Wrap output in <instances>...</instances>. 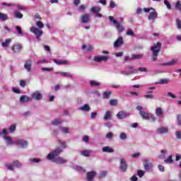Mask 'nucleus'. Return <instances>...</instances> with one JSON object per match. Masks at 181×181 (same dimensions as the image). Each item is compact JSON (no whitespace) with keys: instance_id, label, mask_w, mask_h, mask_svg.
Wrapping results in <instances>:
<instances>
[{"instance_id":"obj_1","label":"nucleus","mask_w":181,"mask_h":181,"mask_svg":"<svg viewBox=\"0 0 181 181\" xmlns=\"http://www.w3.org/2000/svg\"><path fill=\"white\" fill-rule=\"evenodd\" d=\"M160 47H162V43L160 42L154 44L153 46L151 47V50L153 52V54L151 57L153 62H156L158 60V56L159 54V52H160Z\"/></svg>"},{"instance_id":"obj_2","label":"nucleus","mask_w":181,"mask_h":181,"mask_svg":"<svg viewBox=\"0 0 181 181\" xmlns=\"http://www.w3.org/2000/svg\"><path fill=\"white\" fill-rule=\"evenodd\" d=\"M144 11L146 13H148V12H150L148 16V20L151 21V22H155L156 19H158V12H156V10L155 8L151 7V8H144Z\"/></svg>"},{"instance_id":"obj_3","label":"nucleus","mask_w":181,"mask_h":181,"mask_svg":"<svg viewBox=\"0 0 181 181\" xmlns=\"http://www.w3.org/2000/svg\"><path fill=\"white\" fill-rule=\"evenodd\" d=\"M62 152L63 148L62 147H57L52 152L49 153L47 156V159H48V160H52V159L59 157L60 153H62Z\"/></svg>"},{"instance_id":"obj_4","label":"nucleus","mask_w":181,"mask_h":181,"mask_svg":"<svg viewBox=\"0 0 181 181\" xmlns=\"http://www.w3.org/2000/svg\"><path fill=\"white\" fill-rule=\"evenodd\" d=\"M109 20L110 22H112L113 25H115L118 32H120V33L124 32V26H122V25H121L118 21H115L113 16H110Z\"/></svg>"},{"instance_id":"obj_5","label":"nucleus","mask_w":181,"mask_h":181,"mask_svg":"<svg viewBox=\"0 0 181 181\" xmlns=\"http://www.w3.org/2000/svg\"><path fill=\"white\" fill-rule=\"evenodd\" d=\"M136 110L139 111V115L143 118V119H149V117L151 115V113L146 112L145 111H142L144 110V107L142 106H137L136 107Z\"/></svg>"},{"instance_id":"obj_6","label":"nucleus","mask_w":181,"mask_h":181,"mask_svg":"<svg viewBox=\"0 0 181 181\" xmlns=\"http://www.w3.org/2000/svg\"><path fill=\"white\" fill-rule=\"evenodd\" d=\"M14 144L16 145V146H19V148H22L23 149L28 148V141L22 139H16Z\"/></svg>"},{"instance_id":"obj_7","label":"nucleus","mask_w":181,"mask_h":181,"mask_svg":"<svg viewBox=\"0 0 181 181\" xmlns=\"http://www.w3.org/2000/svg\"><path fill=\"white\" fill-rule=\"evenodd\" d=\"M30 32H32V33H34V35H35V37L36 39H40V36H42V35H43V30H42V29H39L36 27H31L30 29Z\"/></svg>"},{"instance_id":"obj_8","label":"nucleus","mask_w":181,"mask_h":181,"mask_svg":"<svg viewBox=\"0 0 181 181\" xmlns=\"http://www.w3.org/2000/svg\"><path fill=\"white\" fill-rule=\"evenodd\" d=\"M90 12L94 13L95 18H103V14L100 13L101 12V7L94 6L90 8Z\"/></svg>"},{"instance_id":"obj_9","label":"nucleus","mask_w":181,"mask_h":181,"mask_svg":"<svg viewBox=\"0 0 181 181\" xmlns=\"http://www.w3.org/2000/svg\"><path fill=\"white\" fill-rule=\"evenodd\" d=\"M31 97L35 101H40L43 98V95L40 93V90H35L31 94Z\"/></svg>"},{"instance_id":"obj_10","label":"nucleus","mask_w":181,"mask_h":181,"mask_svg":"<svg viewBox=\"0 0 181 181\" xmlns=\"http://www.w3.org/2000/svg\"><path fill=\"white\" fill-rule=\"evenodd\" d=\"M119 170L121 172L125 173L127 172V169H128V164L127 161L124 158H120L119 160Z\"/></svg>"},{"instance_id":"obj_11","label":"nucleus","mask_w":181,"mask_h":181,"mask_svg":"<svg viewBox=\"0 0 181 181\" xmlns=\"http://www.w3.org/2000/svg\"><path fill=\"white\" fill-rule=\"evenodd\" d=\"M54 163H57L58 165H63L64 163H67L68 160L66 158H63L61 156L55 157V158H52V160H49Z\"/></svg>"},{"instance_id":"obj_12","label":"nucleus","mask_w":181,"mask_h":181,"mask_svg":"<svg viewBox=\"0 0 181 181\" xmlns=\"http://www.w3.org/2000/svg\"><path fill=\"white\" fill-rule=\"evenodd\" d=\"M108 59H110V57L108 56L98 55V56L94 57L93 62H95L96 63H100L101 62H107Z\"/></svg>"},{"instance_id":"obj_13","label":"nucleus","mask_w":181,"mask_h":181,"mask_svg":"<svg viewBox=\"0 0 181 181\" xmlns=\"http://www.w3.org/2000/svg\"><path fill=\"white\" fill-rule=\"evenodd\" d=\"M32 64H33L32 59H28L27 61L25 62L24 69H26V71H28V73H30V71H32Z\"/></svg>"},{"instance_id":"obj_14","label":"nucleus","mask_w":181,"mask_h":181,"mask_svg":"<svg viewBox=\"0 0 181 181\" xmlns=\"http://www.w3.org/2000/svg\"><path fill=\"white\" fill-rule=\"evenodd\" d=\"M130 114L129 112H127L124 110L119 111L117 114V117L119 119H124V118H127V117H129Z\"/></svg>"},{"instance_id":"obj_15","label":"nucleus","mask_w":181,"mask_h":181,"mask_svg":"<svg viewBox=\"0 0 181 181\" xmlns=\"http://www.w3.org/2000/svg\"><path fill=\"white\" fill-rule=\"evenodd\" d=\"M53 62L58 66H62V64H63L64 66H69L70 64V62H69L67 60H60V59H54Z\"/></svg>"},{"instance_id":"obj_16","label":"nucleus","mask_w":181,"mask_h":181,"mask_svg":"<svg viewBox=\"0 0 181 181\" xmlns=\"http://www.w3.org/2000/svg\"><path fill=\"white\" fill-rule=\"evenodd\" d=\"M156 131L157 134H160V135H163L169 132V128H168L167 127H160L158 128Z\"/></svg>"},{"instance_id":"obj_17","label":"nucleus","mask_w":181,"mask_h":181,"mask_svg":"<svg viewBox=\"0 0 181 181\" xmlns=\"http://www.w3.org/2000/svg\"><path fill=\"white\" fill-rule=\"evenodd\" d=\"M124 45V38L122 37H119L115 42L113 46L115 48L119 47Z\"/></svg>"},{"instance_id":"obj_18","label":"nucleus","mask_w":181,"mask_h":181,"mask_svg":"<svg viewBox=\"0 0 181 181\" xmlns=\"http://www.w3.org/2000/svg\"><path fill=\"white\" fill-rule=\"evenodd\" d=\"M29 101H32V98L26 95H21L20 98V103L21 104H25L26 103H29Z\"/></svg>"},{"instance_id":"obj_19","label":"nucleus","mask_w":181,"mask_h":181,"mask_svg":"<svg viewBox=\"0 0 181 181\" xmlns=\"http://www.w3.org/2000/svg\"><path fill=\"white\" fill-rule=\"evenodd\" d=\"M4 139L7 146H12V145H15V141H13V140H12V138H11L8 136H4Z\"/></svg>"},{"instance_id":"obj_20","label":"nucleus","mask_w":181,"mask_h":181,"mask_svg":"<svg viewBox=\"0 0 181 181\" xmlns=\"http://www.w3.org/2000/svg\"><path fill=\"white\" fill-rule=\"evenodd\" d=\"M81 23H88L90 22V14L85 13L81 16Z\"/></svg>"},{"instance_id":"obj_21","label":"nucleus","mask_w":181,"mask_h":181,"mask_svg":"<svg viewBox=\"0 0 181 181\" xmlns=\"http://www.w3.org/2000/svg\"><path fill=\"white\" fill-rule=\"evenodd\" d=\"M22 49H23L22 44L14 45L12 47V50L13 52H14V53H20Z\"/></svg>"},{"instance_id":"obj_22","label":"nucleus","mask_w":181,"mask_h":181,"mask_svg":"<svg viewBox=\"0 0 181 181\" xmlns=\"http://www.w3.org/2000/svg\"><path fill=\"white\" fill-rule=\"evenodd\" d=\"M138 73V70L134 69L130 71H120V74H123L124 76H131V74H136Z\"/></svg>"},{"instance_id":"obj_23","label":"nucleus","mask_w":181,"mask_h":181,"mask_svg":"<svg viewBox=\"0 0 181 181\" xmlns=\"http://www.w3.org/2000/svg\"><path fill=\"white\" fill-rule=\"evenodd\" d=\"M81 111H84L85 112H88L91 110V107H90V105L85 104L83 106L80 107Z\"/></svg>"},{"instance_id":"obj_24","label":"nucleus","mask_w":181,"mask_h":181,"mask_svg":"<svg viewBox=\"0 0 181 181\" xmlns=\"http://www.w3.org/2000/svg\"><path fill=\"white\" fill-rule=\"evenodd\" d=\"M89 84L92 87H100V86H101V83L98 82L97 81H94V80L90 81Z\"/></svg>"},{"instance_id":"obj_25","label":"nucleus","mask_w":181,"mask_h":181,"mask_svg":"<svg viewBox=\"0 0 181 181\" xmlns=\"http://www.w3.org/2000/svg\"><path fill=\"white\" fill-rule=\"evenodd\" d=\"M144 166L145 170H146L147 172H149V170L152 169V164L151 163H148V161H145V163H144Z\"/></svg>"},{"instance_id":"obj_26","label":"nucleus","mask_w":181,"mask_h":181,"mask_svg":"<svg viewBox=\"0 0 181 181\" xmlns=\"http://www.w3.org/2000/svg\"><path fill=\"white\" fill-rule=\"evenodd\" d=\"M112 117V115L111 112L106 111L103 118H104L105 121H108V119H111Z\"/></svg>"},{"instance_id":"obj_27","label":"nucleus","mask_w":181,"mask_h":181,"mask_svg":"<svg viewBox=\"0 0 181 181\" xmlns=\"http://www.w3.org/2000/svg\"><path fill=\"white\" fill-rule=\"evenodd\" d=\"M156 115L157 117H161L163 115V110H162V107H156Z\"/></svg>"},{"instance_id":"obj_28","label":"nucleus","mask_w":181,"mask_h":181,"mask_svg":"<svg viewBox=\"0 0 181 181\" xmlns=\"http://www.w3.org/2000/svg\"><path fill=\"white\" fill-rule=\"evenodd\" d=\"M103 152H107V153H112L114 149L111 148L110 146H105L102 148Z\"/></svg>"},{"instance_id":"obj_29","label":"nucleus","mask_w":181,"mask_h":181,"mask_svg":"<svg viewBox=\"0 0 181 181\" xmlns=\"http://www.w3.org/2000/svg\"><path fill=\"white\" fill-rule=\"evenodd\" d=\"M132 57L133 60H141V59H143L144 55L142 54H132Z\"/></svg>"},{"instance_id":"obj_30","label":"nucleus","mask_w":181,"mask_h":181,"mask_svg":"<svg viewBox=\"0 0 181 181\" xmlns=\"http://www.w3.org/2000/svg\"><path fill=\"white\" fill-rule=\"evenodd\" d=\"M11 42H12V39H11V38L6 39L5 40V42H3L1 43L2 47H8V46H9V44L11 43Z\"/></svg>"},{"instance_id":"obj_31","label":"nucleus","mask_w":181,"mask_h":181,"mask_svg":"<svg viewBox=\"0 0 181 181\" xmlns=\"http://www.w3.org/2000/svg\"><path fill=\"white\" fill-rule=\"evenodd\" d=\"M14 17L16 19H22V18H23V14H22L21 12H19L18 11H14Z\"/></svg>"},{"instance_id":"obj_32","label":"nucleus","mask_w":181,"mask_h":181,"mask_svg":"<svg viewBox=\"0 0 181 181\" xmlns=\"http://www.w3.org/2000/svg\"><path fill=\"white\" fill-rule=\"evenodd\" d=\"M82 49L83 50H86V52H90V50H93L94 48L91 45L87 46L86 45H83Z\"/></svg>"},{"instance_id":"obj_33","label":"nucleus","mask_w":181,"mask_h":181,"mask_svg":"<svg viewBox=\"0 0 181 181\" xmlns=\"http://www.w3.org/2000/svg\"><path fill=\"white\" fill-rule=\"evenodd\" d=\"M63 122V120H62V119H55L52 121V125H60V124H62Z\"/></svg>"},{"instance_id":"obj_34","label":"nucleus","mask_w":181,"mask_h":181,"mask_svg":"<svg viewBox=\"0 0 181 181\" xmlns=\"http://www.w3.org/2000/svg\"><path fill=\"white\" fill-rule=\"evenodd\" d=\"M57 143L59 144V145H61L62 148H63L64 149H66V148H67V145H66V141L58 139Z\"/></svg>"},{"instance_id":"obj_35","label":"nucleus","mask_w":181,"mask_h":181,"mask_svg":"<svg viewBox=\"0 0 181 181\" xmlns=\"http://www.w3.org/2000/svg\"><path fill=\"white\" fill-rule=\"evenodd\" d=\"M110 105H112V107H115L118 105V100L117 99H112L109 102Z\"/></svg>"},{"instance_id":"obj_36","label":"nucleus","mask_w":181,"mask_h":181,"mask_svg":"<svg viewBox=\"0 0 181 181\" xmlns=\"http://www.w3.org/2000/svg\"><path fill=\"white\" fill-rule=\"evenodd\" d=\"M169 83V79L163 78L160 79L158 82H156V84H168Z\"/></svg>"},{"instance_id":"obj_37","label":"nucleus","mask_w":181,"mask_h":181,"mask_svg":"<svg viewBox=\"0 0 181 181\" xmlns=\"http://www.w3.org/2000/svg\"><path fill=\"white\" fill-rule=\"evenodd\" d=\"M13 166H14V168H22V163H20L19 160H13Z\"/></svg>"},{"instance_id":"obj_38","label":"nucleus","mask_w":181,"mask_h":181,"mask_svg":"<svg viewBox=\"0 0 181 181\" xmlns=\"http://www.w3.org/2000/svg\"><path fill=\"white\" fill-rule=\"evenodd\" d=\"M74 169H75L77 172H82L83 173H86V170L81 166L76 165L74 167Z\"/></svg>"},{"instance_id":"obj_39","label":"nucleus","mask_w":181,"mask_h":181,"mask_svg":"<svg viewBox=\"0 0 181 181\" xmlns=\"http://www.w3.org/2000/svg\"><path fill=\"white\" fill-rule=\"evenodd\" d=\"M172 158H173V156L170 155L167 159L164 160L165 163H168V164L173 163V159Z\"/></svg>"},{"instance_id":"obj_40","label":"nucleus","mask_w":181,"mask_h":181,"mask_svg":"<svg viewBox=\"0 0 181 181\" xmlns=\"http://www.w3.org/2000/svg\"><path fill=\"white\" fill-rule=\"evenodd\" d=\"M119 139L122 141H126V139H128V136L125 133L122 132L119 134Z\"/></svg>"},{"instance_id":"obj_41","label":"nucleus","mask_w":181,"mask_h":181,"mask_svg":"<svg viewBox=\"0 0 181 181\" xmlns=\"http://www.w3.org/2000/svg\"><path fill=\"white\" fill-rule=\"evenodd\" d=\"M60 76H62L63 77H69V78H73V75L70 74V73L69 72L60 73Z\"/></svg>"},{"instance_id":"obj_42","label":"nucleus","mask_w":181,"mask_h":181,"mask_svg":"<svg viewBox=\"0 0 181 181\" xmlns=\"http://www.w3.org/2000/svg\"><path fill=\"white\" fill-rule=\"evenodd\" d=\"M15 6H16L18 11H26V9H28L25 6H22L21 4H15Z\"/></svg>"},{"instance_id":"obj_43","label":"nucleus","mask_w":181,"mask_h":181,"mask_svg":"<svg viewBox=\"0 0 181 181\" xmlns=\"http://www.w3.org/2000/svg\"><path fill=\"white\" fill-rule=\"evenodd\" d=\"M0 19L1 21H8V15L4 13H0Z\"/></svg>"},{"instance_id":"obj_44","label":"nucleus","mask_w":181,"mask_h":181,"mask_svg":"<svg viewBox=\"0 0 181 181\" xmlns=\"http://www.w3.org/2000/svg\"><path fill=\"white\" fill-rule=\"evenodd\" d=\"M164 4L167 7V9L170 10L172 9V4H170V2L168 0H164Z\"/></svg>"},{"instance_id":"obj_45","label":"nucleus","mask_w":181,"mask_h":181,"mask_svg":"<svg viewBox=\"0 0 181 181\" xmlns=\"http://www.w3.org/2000/svg\"><path fill=\"white\" fill-rule=\"evenodd\" d=\"M111 91H105L103 93V98L108 99L110 98V95H111Z\"/></svg>"},{"instance_id":"obj_46","label":"nucleus","mask_w":181,"mask_h":181,"mask_svg":"<svg viewBox=\"0 0 181 181\" xmlns=\"http://www.w3.org/2000/svg\"><path fill=\"white\" fill-rule=\"evenodd\" d=\"M9 132H15L16 131V124H12L8 128Z\"/></svg>"},{"instance_id":"obj_47","label":"nucleus","mask_w":181,"mask_h":181,"mask_svg":"<svg viewBox=\"0 0 181 181\" xmlns=\"http://www.w3.org/2000/svg\"><path fill=\"white\" fill-rule=\"evenodd\" d=\"M81 155L83 156L88 157L90 156V151L88 150H84L81 152Z\"/></svg>"},{"instance_id":"obj_48","label":"nucleus","mask_w":181,"mask_h":181,"mask_svg":"<svg viewBox=\"0 0 181 181\" xmlns=\"http://www.w3.org/2000/svg\"><path fill=\"white\" fill-rule=\"evenodd\" d=\"M16 30H17L19 36H23V32L22 31V28L21 27L16 26Z\"/></svg>"},{"instance_id":"obj_49","label":"nucleus","mask_w":181,"mask_h":181,"mask_svg":"<svg viewBox=\"0 0 181 181\" xmlns=\"http://www.w3.org/2000/svg\"><path fill=\"white\" fill-rule=\"evenodd\" d=\"M61 132L62 134H70V130H69V128L67 127H62Z\"/></svg>"},{"instance_id":"obj_50","label":"nucleus","mask_w":181,"mask_h":181,"mask_svg":"<svg viewBox=\"0 0 181 181\" xmlns=\"http://www.w3.org/2000/svg\"><path fill=\"white\" fill-rule=\"evenodd\" d=\"M5 167L8 169V170H15V167L13 166V164H5Z\"/></svg>"},{"instance_id":"obj_51","label":"nucleus","mask_w":181,"mask_h":181,"mask_svg":"<svg viewBox=\"0 0 181 181\" xmlns=\"http://www.w3.org/2000/svg\"><path fill=\"white\" fill-rule=\"evenodd\" d=\"M36 25L37 26V28H39L40 29H43L45 28V25L43 24V23L42 21H37L36 23Z\"/></svg>"},{"instance_id":"obj_52","label":"nucleus","mask_w":181,"mask_h":181,"mask_svg":"<svg viewBox=\"0 0 181 181\" xmlns=\"http://www.w3.org/2000/svg\"><path fill=\"white\" fill-rule=\"evenodd\" d=\"M175 8L177 9V11H179V12L181 13V3L180 1H177L175 3Z\"/></svg>"},{"instance_id":"obj_53","label":"nucleus","mask_w":181,"mask_h":181,"mask_svg":"<svg viewBox=\"0 0 181 181\" xmlns=\"http://www.w3.org/2000/svg\"><path fill=\"white\" fill-rule=\"evenodd\" d=\"M87 8V6L84 4L81 5L78 8V11H81L82 12H84L86 11V9Z\"/></svg>"},{"instance_id":"obj_54","label":"nucleus","mask_w":181,"mask_h":181,"mask_svg":"<svg viewBox=\"0 0 181 181\" xmlns=\"http://www.w3.org/2000/svg\"><path fill=\"white\" fill-rule=\"evenodd\" d=\"M136 70H137V73H138V71H141L144 73H147V71H148V69H146L145 67H139Z\"/></svg>"},{"instance_id":"obj_55","label":"nucleus","mask_w":181,"mask_h":181,"mask_svg":"<svg viewBox=\"0 0 181 181\" xmlns=\"http://www.w3.org/2000/svg\"><path fill=\"white\" fill-rule=\"evenodd\" d=\"M126 34L127 35V36H135V33H134V31L132 29L128 30Z\"/></svg>"},{"instance_id":"obj_56","label":"nucleus","mask_w":181,"mask_h":181,"mask_svg":"<svg viewBox=\"0 0 181 181\" xmlns=\"http://www.w3.org/2000/svg\"><path fill=\"white\" fill-rule=\"evenodd\" d=\"M107 139H111L114 137V134L112 132H108L105 136Z\"/></svg>"},{"instance_id":"obj_57","label":"nucleus","mask_w":181,"mask_h":181,"mask_svg":"<svg viewBox=\"0 0 181 181\" xmlns=\"http://www.w3.org/2000/svg\"><path fill=\"white\" fill-rule=\"evenodd\" d=\"M29 162H33V163H39L40 162V159L39 158H30Z\"/></svg>"},{"instance_id":"obj_58","label":"nucleus","mask_w":181,"mask_h":181,"mask_svg":"<svg viewBox=\"0 0 181 181\" xmlns=\"http://www.w3.org/2000/svg\"><path fill=\"white\" fill-rule=\"evenodd\" d=\"M148 120L150 121V122H155V121H156V118L155 117V116H153V115L151 114Z\"/></svg>"},{"instance_id":"obj_59","label":"nucleus","mask_w":181,"mask_h":181,"mask_svg":"<svg viewBox=\"0 0 181 181\" xmlns=\"http://www.w3.org/2000/svg\"><path fill=\"white\" fill-rule=\"evenodd\" d=\"M177 63V59H173L168 62V66H175Z\"/></svg>"},{"instance_id":"obj_60","label":"nucleus","mask_w":181,"mask_h":181,"mask_svg":"<svg viewBox=\"0 0 181 181\" xmlns=\"http://www.w3.org/2000/svg\"><path fill=\"white\" fill-rule=\"evenodd\" d=\"M105 127H106L107 128H112V127H114V124H112V122H107L105 123Z\"/></svg>"},{"instance_id":"obj_61","label":"nucleus","mask_w":181,"mask_h":181,"mask_svg":"<svg viewBox=\"0 0 181 181\" xmlns=\"http://www.w3.org/2000/svg\"><path fill=\"white\" fill-rule=\"evenodd\" d=\"M175 136L177 139H181V131H176Z\"/></svg>"},{"instance_id":"obj_62","label":"nucleus","mask_w":181,"mask_h":181,"mask_svg":"<svg viewBox=\"0 0 181 181\" xmlns=\"http://www.w3.org/2000/svg\"><path fill=\"white\" fill-rule=\"evenodd\" d=\"M107 173L105 170L100 171V177H105L107 176Z\"/></svg>"},{"instance_id":"obj_63","label":"nucleus","mask_w":181,"mask_h":181,"mask_svg":"<svg viewBox=\"0 0 181 181\" xmlns=\"http://www.w3.org/2000/svg\"><path fill=\"white\" fill-rule=\"evenodd\" d=\"M176 23L178 29H181V21L179 18L176 19Z\"/></svg>"},{"instance_id":"obj_64","label":"nucleus","mask_w":181,"mask_h":181,"mask_svg":"<svg viewBox=\"0 0 181 181\" xmlns=\"http://www.w3.org/2000/svg\"><path fill=\"white\" fill-rule=\"evenodd\" d=\"M177 124L181 125V115H177Z\"/></svg>"}]
</instances>
